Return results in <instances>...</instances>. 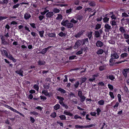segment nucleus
<instances>
[{
	"label": "nucleus",
	"instance_id": "1",
	"mask_svg": "<svg viewBox=\"0 0 129 129\" xmlns=\"http://www.w3.org/2000/svg\"><path fill=\"white\" fill-rule=\"evenodd\" d=\"M111 58L110 60V62L111 63H112L113 59H117L119 58V56L117 54V53H115L114 52L112 53L111 55Z\"/></svg>",
	"mask_w": 129,
	"mask_h": 129
},
{
	"label": "nucleus",
	"instance_id": "2",
	"mask_svg": "<svg viewBox=\"0 0 129 129\" xmlns=\"http://www.w3.org/2000/svg\"><path fill=\"white\" fill-rule=\"evenodd\" d=\"M94 126V124H92L87 125H75V127L77 128H90Z\"/></svg>",
	"mask_w": 129,
	"mask_h": 129
},
{
	"label": "nucleus",
	"instance_id": "3",
	"mask_svg": "<svg viewBox=\"0 0 129 129\" xmlns=\"http://www.w3.org/2000/svg\"><path fill=\"white\" fill-rule=\"evenodd\" d=\"M104 27L105 28V31L107 32L110 31L113 28L109 24L107 23H106Z\"/></svg>",
	"mask_w": 129,
	"mask_h": 129
},
{
	"label": "nucleus",
	"instance_id": "4",
	"mask_svg": "<svg viewBox=\"0 0 129 129\" xmlns=\"http://www.w3.org/2000/svg\"><path fill=\"white\" fill-rule=\"evenodd\" d=\"M8 37V32L4 36H3L1 38V39L2 40V43L4 44H7V42L6 41L5 39L4 38L6 37Z\"/></svg>",
	"mask_w": 129,
	"mask_h": 129
},
{
	"label": "nucleus",
	"instance_id": "5",
	"mask_svg": "<svg viewBox=\"0 0 129 129\" xmlns=\"http://www.w3.org/2000/svg\"><path fill=\"white\" fill-rule=\"evenodd\" d=\"M82 43V42L81 41L79 40L77 41L73 47L74 49H77L81 44Z\"/></svg>",
	"mask_w": 129,
	"mask_h": 129
},
{
	"label": "nucleus",
	"instance_id": "6",
	"mask_svg": "<svg viewBox=\"0 0 129 129\" xmlns=\"http://www.w3.org/2000/svg\"><path fill=\"white\" fill-rule=\"evenodd\" d=\"M52 47L51 46H49L46 48L43 49L40 52L42 54H45L47 52V51Z\"/></svg>",
	"mask_w": 129,
	"mask_h": 129
},
{
	"label": "nucleus",
	"instance_id": "7",
	"mask_svg": "<svg viewBox=\"0 0 129 129\" xmlns=\"http://www.w3.org/2000/svg\"><path fill=\"white\" fill-rule=\"evenodd\" d=\"M128 73H129V68L124 69L123 72V74L125 77H127V74Z\"/></svg>",
	"mask_w": 129,
	"mask_h": 129
},
{
	"label": "nucleus",
	"instance_id": "8",
	"mask_svg": "<svg viewBox=\"0 0 129 129\" xmlns=\"http://www.w3.org/2000/svg\"><path fill=\"white\" fill-rule=\"evenodd\" d=\"M31 17V15L28 12L25 13L24 15V18L26 20L29 19Z\"/></svg>",
	"mask_w": 129,
	"mask_h": 129
},
{
	"label": "nucleus",
	"instance_id": "9",
	"mask_svg": "<svg viewBox=\"0 0 129 129\" xmlns=\"http://www.w3.org/2000/svg\"><path fill=\"white\" fill-rule=\"evenodd\" d=\"M125 27L119 26V30L122 33H124L126 32V30Z\"/></svg>",
	"mask_w": 129,
	"mask_h": 129
},
{
	"label": "nucleus",
	"instance_id": "10",
	"mask_svg": "<svg viewBox=\"0 0 129 129\" xmlns=\"http://www.w3.org/2000/svg\"><path fill=\"white\" fill-rule=\"evenodd\" d=\"M54 15V13L53 12L49 11L46 14V16L47 18H50L52 16Z\"/></svg>",
	"mask_w": 129,
	"mask_h": 129
},
{
	"label": "nucleus",
	"instance_id": "11",
	"mask_svg": "<svg viewBox=\"0 0 129 129\" xmlns=\"http://www.w3.org/2000/svg\"><path fill=\"white\" fill-rule=\"evenodd\" d=\"M68 22H69V21L67 20H63L61 22V24L62 25L66 27Z\"/></svg>",
	"mask_w": 129,
	"mask_h": 129
},
{
	"label": "nucleus",
	"instance_id": "12",
	"mask_svg": "<svg viewBox=\"0 0 129 129\" xmlns=\"http://www.w3.org/2000/svg\"><path fill=\"white\" fill-rule=\"evenodd\" d=\"M9 109H10V110L13 111L19 114L20 115L23 116L22 114L21 113L17 111L16 110L14 109L13 108L10 107L9 106Z\"/></svg>",
	"mask_w": 129,
	"mask_h": 129
},
{
	"label": "nucleus",
	"instance_id": "13",
	"mask_svg": "<svg viewBox=\"0 0 129 129\" xmlns=\"http://www.w3.org/2000/svg\"><path fill=\"white\" fill-rule=\"evenodd\" d=\"M15 73L19 74V76H23V71L22 70H20L19 71H15Z\"/></svg>",
	"mask_w": 129,
	"mask_h": 129
},
{
	"label": "nucleus",
	"instance_id": "14",
	"mask_svg": "<svg viewBox=\"0 0 129 129\" xmlns=\"http://www.w3.org/2000/svg\"><path fill=\"white\" fill-rule=\"evenodd\" d=\"M42 93L44 94L47 96H48L49 97L50 96V94L47 90H42Z\"/></svg>",
	"mask_w": 129,
	"mask_h": 129
},
{
	"label": "nucleus",
	"instance_id": "15",
	"mask_svg": "<svg viewBox=\"0 0 129 129\" xmlns=\"http://www.w3.org/2000/svg\"><path fill=\"white\" fill-rule=\"evenodd\" d=\"M96 45L98 47H102L103 46V43L100 41H98L96 43Z\"/></svg>",
	"mask_w": 129,
	"mask_h": 129
},
{
	"label": "nucleus",
	"instance_id": "16",
	"mask_svg": "<svg viewBox=\"0 0 129 129\" xmlns=\"http://www.w3.org/2000/svg\"><path fill=\"white\" fill-rule=\"evenodd\" d=\"M3 2V7L4 8H5L7 6V5L8 2V0H2Z\"/></svg>",
	"mask_w": 129,
	"mask_h": 129
},
{
	"label": "nucleus",
	"instance_id": "17",
	"mask_svg": "<svg viewBox=\"0 0 129 129\" xmlns=\"http://www.w3.org/2000/svg\"><path fill=\"white\" fill-rule=\"evenodd\" d=\"M100 34L99 31H95L94 37L97 38L100 37Z\"/></svg>",
	"mask_w": 129,
	"mask_h": 129
},
{
	"label": "nucleus",
	"instance_id": "18",
	"mask_svg": "<svg viewBox=\"0 0 129 129\" xmlns=\"http://www.w3.org/2000/svg\"><path fill=\"white\" fill-rule=\"evenodd\" d=\"M37 62L39 66L45 65V62L43 60H39Z\"/></svg>",
	"mask_w": 129,
	"mask_h": 129
},
{
	"label": "nucleus",
	"instance_id": "19",
	"mask_svg": "<svg viewBox=\"0 0 129 129\" xmlns=\"http://www.w3.org/2000/svg\"><path fill=\"white\" fill-rule=\"evenodd\" d=\"M73 26V24L71 22H68L66 27L68 28H71Z\"/></svg>",
	"mask_w": 129,
	"mask_h": 129
},
{
	"label": "nucleus",
	"instance_id": "20",
	"mask_svg": "<svg viewBox=\"0 0 129 129\" xmlns=\"http://www.w3.org/2000/svg\"><path fill=\"white\" fill-rule=\"evenodd\" d=\"M79 97L80 98V101L82 102H84L86 98V97L83 95L80 96Z\"/></svg>",
	"mask_w": 129,
	"mask_h": 129
},
{
	"label": "nucleus",
	"instance_id": "21",
	"mask_svg": "<svg viewBox=\"0 0 129 129\" xmlns=\"http://www.w3.org/2000/svg\"><path fill=\"white\" fill-rule=\"evenodd\" d=\"M2 53L4 56H6L8 58V54L7 51L5 50H4L2 52Z\"/></svg>",
	"mask_w": 129,
	"mask_h": 129
},
{
	"label": "nucleus",
	"instance_id": "22",
	"mask_svg": "<svg viewBox=\"0 0 129 129\" xmlns=\"http://www.w3.org/2000/svg\"><path fill=\"white\" fill-rule=\"evenodd\" d=\"M107 78H109L111 80H112L115 79V77L112 74H110L109 76H107Z\"/></svg>",
	"mask_w": 129,
	"mask_h": 129
},
{
	"label": "nucleus",
	"instance_id": "23",
	"mask_svg": "<svg viewBox=\"0 0 129 129\" xmlns=\"http://www.w3.org/2000/svg\"><path fill=\"white\" fill-rule=\"evenodd\" d=\"M104 52V50L102 49H100L96 52V53L99 55L101 54Z\"/></svg>",
	"mask_w": 129,
	"mask_h": 129
},
{
	"label": "nucleus",
	"instance_id": "24",
	"mask_svg": "<svg viewBox=\"0 0 129 129\" xmlns=\"http://www.w3.org/2000/svg\"><path fill=\"white\" fill-rule=\"evenodd\" d=\"M57 90L60 91L61 93H64L66 92V91L64 90L61 88H58Z\"/></svg>",
	"mask_w": 129,
	"mask_h": 129
},
{
	"label": "nucleus",
	"instance_id": "25",
	"mask_svg": "<svg viewBox=\"0 0 129 129\" xmlns=\"http://www.w3.org/2000/svg\"><path fill=\"white\" fill-rule=\"evenodd\" d=\"M98 103L100 105H103L104 104V102L103 100H101L98 102Z\"/></svg>",
	"mask_w": 129,
	"mask_h": 129
},
{
	"label": "nucleus",
	"instance_id": "26",
	"mask_svg": "<svg viewBox=\"0 0 129 129\" xmlns=\"http://www.w3.org/2000/svg\"><path fill=\"white\" fill-rule=\"evenodd\" d=\"M63 113L64 114L70 116H72L73 115V114L70 112L66 111H64Z\"/></svg>",
	"mask_w": 129,
	"mask_h": 129
},
{
	"label": "nucleus",
	"instance_id": "27",
	"mask_svg": "<svg viewBox=\"0 0 129 129\" xmlns=\"http://www.w3.org/2000/svg\"><path fill=\"white\" fill-rule=\"evenodd\" d=\"M128 55V54L125 53H124L123 54H122L121 55V57L123 58L126 57Z\"/></svg>",
	"mask_w": 129,
	"mask_h": 129
},
{
	"label": "nucleus",
	"instance_id": "28",
	"mask_svg": "<svg viewBox=\"0 0 129 129\" xmlns=\"http://www.w3.org/2000/svg\"><path fill=\"white\" fill-rule=\"evenodd\" d=\"M9 58L10 59L12 60L14 62H15L16 61V60L11 55H10L9 56Z\"/></svg>",
	"mask_w": 129,
	"mask_h": 129
},
{
	"label": "nucleus",
	"instance_id": "29",
	"mask_svg": "<svg viewBox=\"0 0 129 129\" xmlns=\"http://www.w3.org/2000/svg\"><path fill=\"white\" fill-rule=\"evenodd\" d=\"M55 5L56 6H60V7H63L65 6H68V5L67 4H55Z\"/></svg>",
	"mask_w": 129,
	"mask_h": 129
},
{
	"label": "nucleus",
	"instance_id": "30",
	"mask_svg": "<svg viewBox=\"0 0 129 129\" xmlns=\"http://www.w3.org/2000/svg\"><path fill=\"white\" fill-rule=\"evenodd\" d=\"M53 11L55 13H58L59 12L60 10L56 8L54 9L53 10Z\"/></svg>",
	"mask_w": 129,
	"mask_h": 129
},
{
	"label": "nucleus",
	"instance_id": "31",
	"mask_svg": "<svg viewBox=\"0 0 129 129\" xmlns=\"http://www.w3.org/2000/svg\"><path fill=\"white\" fill-rule=\"evenodd\" d=\"M60 106L59 104H57L54 106V109L55 110H57L59 109Z\"/></svg>",
	"mask_w": 129,
	"mask_h": 129
},
{
	"label": "nucleus",
	"instance_id": "32",
	"mask_svg": "<svg viewBox=\"0 0 129 129\" xmlns=\"http://www.w3.org/2000/svg\"><path fill=\"white\" fill-rule=\"evenodd\" d=\"M62 16L61 14H58V16L56 18L57 20L62 19Z\"/></svg>",
	"mask_w": 129,
	"mask_h": 129
},
{
	"label": "nucleus",
	"instance_id": "33",
	"mask_svg": "<svg viewBox=\"0 0 129 129\" xmlns=\"http://www.w3.org/2000/svg\"><path fill=\"white\" fill-rule=\"evenodd\" d=\"M109 18L107 17H105L103 18V21L104 22L106 23L108 22L109 20Z\"/></svg>",
	"mask_w": 129,
	"mask_h": 129
},
{
	"label": "nucleus",
	"instance_id": "34",
	"mask_svg": "<svg viewBox=\"0 0 129 129\" xmlns=\"http://www.w3.org/2000/svg\"><path fill=\"white\" fill-rule=\"evenodd\" d=\"M92 34V31L89 32L88 33V37L89 39H90L91 37Z\"/></svg>",
	"mask_w": 129,
	"mask_h": 129
},
{
	"label": "nucleus",
	"instance_id": "35",
	"mask_svg": "<svg viewBox=\"0 0 129 129\" xmlns=\"http://www.w3.org/2000/svg\"><path fill=\"white\" fill-rule=\"evenodd\" d=\"M105 69L106 67L104 66H101L99 68V69L100 71H102Z\"/></svg>",
	"mask_w": 129,
	"mask_h": 129
},
{
	"label": "nucleus",
	"instance_id": "36",
	"mask_svg": "<svg viewBox=\"0 0 129 129\" xmlns=\"http://www.w3.org/2000/svg\"><path fill=\"white\" fill-rule=\"evenodd\" d=\"M30 114H33L36 116L38 115L39 114L38 113L35 111L30 112Z\"/></svg>",
	"mask_w": 129,
	"mask_h": 129
},
{
	"label": "nucleus",
	"instance_id": "37",
	"mask_svg": "<svg viewBox=\"0 0 129 129\" xmlns=\"http://www.w3.org/2000/svg\"><path fill=\"white\" fill-rule=\"evenodd\" d=\"M60 119L61 120H63L66 119V117L65 115H61L59 116Z\"/></svg>",
	"mask_w": 129,
	"mask_h": 129
},
{
	"label": "nucleus",
	"instance_id": "38",
	"mask_svg": "<svg viewBox=\"0 0 129 129\" xmlns=\"http://www.w3.org/2000/svg\"><path fill=\"white\" fill-rule=\"evenodd\" d=\"M109 95L111 98L112 99H113L114 98V96L113 92L110 91L109 92Z\"/></svg>",
	"mask_w": 129,
	"mask_h": 129
},
{
	"label": "nucleus",
	"instance_id": "39",
	"mask_svg": "<svg viewBox=\"0 0 129 129\" xmlns=\"http://www.w3.org/2000/svg\"><path fill=\"white\" fill-rule=\"evenodd\" d=\"M48 35L50 37H54L55 36V34L53 33H49L48 34Z\"/></svg>",
	"mask_w": 129,
	"mask_h": 129
},
{
	"label": "nucleus",
	"instance_id": "40",
	"mask_svg": "<svg viewBox=\"0 0 129 129\" xmlns=\"http://www.w3.org/2000/svg\"><path fill=\"white\" fill-rule=\"evenodd\" d=\"M72 12V9L70 8L69 9L67 10L66 11V13L67 14H71Z\"/></svg>",
	"mask_w": 129,
	"mask_h": 129
},
{
	"label": "nucleus",
	"instance_id": "41",
	"mask_svg": "<svg viewBox=\"0 0 129 129\" xmlns=\"http://www.w3.org/2000/svg\"><path fill=\"white\" fill-rule=\"evenodd\" d=\"M58 35L60 37H63L65 36L66 34L64 33H63L62 32H61Z\"/></svg>",
	"mask_w": 129,
	"mask_h": 129
},
{
	"label": "nucleus",
	"instance_id": "42",
	"mask_svg": "<svg viewBox=\"0 0 129 129\" xmlns=\"http://www.w3.org/2000/svg\"><path fill=\"white\" fill-rule=\"evenodd\" d=\"M78 22V20H75L74 19V18L70 20V22H72L74 24Z\"/></svg>",
	"mask_w": 129,
	"mask_h": 129
},
{
	"label": "nucleus",
	"instance_id": "43",
	"mask_svg": "<svg viewBox=\"0 0 129 129\" xmlns=\"http://www.w3.org/2000/svg\"><path fill=\"white\" fill-rule=\"evenodd\" d=\"M82 34V33L81 32H79L78 33L76 34L75 36L76 38H78L80 37V35Z\"/></svg>",
	"mask_w": 129,
	"mask_h": 129
},
{
	"label": "nucleus",
	"instance_id": "44",
	"mask_svg": "<svg viewBox=\"0 0 129 129\" xmlns=\"http://www.w3.org/2000/svg\"><path fill=\"white\" fill-rule=\"evenodd\" d=\"M44 32V30H42L39 31V35L41 37H43Z\"/></svg>",
	"mask_w": 129,
	"mask_h": 129
},
{
	"label": "nucleus",
	"instance_id": "45",
	"mask_svg": "<svg viewBox=\"0 0 129 129\" xmlns=\"http://www.w3.org/2000/svg\"><path fill=\"white\" fill-rule=\"evenodd\" d=\"M112 25V26H115L116 24V22L114 20H113L110 22Z\"/></svg>",
	"mask_w": 129,
	"mask_h": 129
},
{
	"label": "nucleus",
	"instance_id": "46",
	"mask_svg": "<svg viewBox=\"0 0 129 129\" xmlns=\"http://www.w3.org/2000/svg\"><path fill=\"white\" fill-rule=\"evenodd\" d=\"M123 36L124 38L126 39L129 38V35L127 34L124 33L123 34Z\"/></svg>",
	"mask_w": 129,
	"mask_h": 129
},
{
	"label": "nucleus",
	"instance_id": "47",
	"mask_svg": "<svg viewBox=\"0 0 129 129\" xmlns=\"http://www.w3.org/2000/svg\"><path fill=\"white\" fill-rule=\"evenodd\" d=\"M79 84V81H77L74 84V85L75 88H77Z\"/></svg>",
	"mask_w": 129,
	"mask_h": 129
},
{
	"label": "nucleus",
	"instance_id": "48",
	"mask_svg": "<svg viewBox=\"0 0 129 129\" xmlns=\"http://www.w3.org/2000/svg\"><path fill=\"white\" fill-rule=\"evenodd\" d=\"M50 116L53 118L55 117L56 116V113L55 112H53L51 114Z\"/></svg>",
	"mask_w": 129,
	"mask_h": 129
},
{
	"label": "nucleus",
	"instance_id": "49",
	"mask_svg": "<svg viewBox=\"0 0 129 129\" xmlns=\"http://www.w3.org/2000/svg\"><path fill=\"white\" fill-rule=\"evenodd\" d=\"M34 88L35 89L37 90V91H38L39 87L38 85H35L34 86Z\"/></svg>",
	"mask_w": 129,
	"mask_h": 129
},
{
	"label": "nucleus",
	"instance_id": "50",
	"mask_svg": "<svg viewBox=\"0 0 129 129\" xmlns=\"http://www.w3.org/2000/svg\"><path fill=\"white\" fill-rule=\"evenodd\" d=\"M119 103L118 102H116L115 105L113 107L115 109H117V107H118L119 106Z\"/></svg>",
	"mask_w": 129,
	"mask_h": 129
},
{
	"label": "nucleus",
	"instance_id": "51",
	"mask_svg": "<svg viewBox=\"0 0 129 129\" xmlns=\"http://www.w3.org/2000/svg\"><path fill=\"white\" fill-rule=\"evenodd\" d=\"M109 43L112 44H114L115 43V41L113 40H110L109 41Z\"/></svg>",
	"mask_w": 129,
	"mask_h": 129
},
{
	"label": "nucleus",
	"instance_id": "52",
	"mask_svg": "<svg viewBox=\"0 0 129 129\" xmlns=\"http://www.w3.org/2000/svg\"><path fill=\"white\" fill-rule=\"evenodd\" d=\"M101 27V25L99 24H97L96 26L95 29H100Z\"/></svg>",
	"mask_w": 129,
	"mask_h": 129
},
{
	"label": "nucleus",
	"instance_id": "53",
	"mask_svg": "<svg viewBox=\"0 0 129 129\" xmlns=\"http://www.w3.org/2000/svg\"><path fill=\"white\" fill-rule=\"evenodd\" d=\"M96 111L97 112V114L98 115H100V112H101V110L99 108H98L97 109Z\"/></svg>",
	"mask_w": 129,
	"mask_h": 129
},
{
	"label": "nucleus",
	"instance_id": "54",
	"mask_svg": "<svg viewBox=\"0 0 129 129\" xmlns=\"http://www.w3.org/2000/svg\"><path fill=\"white\" fill-rule=\"evenodd\" d=\"M83 94L81 90H79L78 91V96L79 97L83 95Z\"/></svg>",
	"mask_w": 129,
	"mask_h": 129
},
{
	"label": "nucleus",
	"instance_id": "55",
	"mask_svg": "<svg viewBox=\"0 0 129 129\" xmlns=\"http://www.w3.org/2000/svg\"><path fill=\"white\" fill-rule=\"evenodd\" d=\"M57 99L59 100V101H62L64 100V99L63 97L59 96H57Z\"/></svg>",
	"mask_w": 129,
	"mask_h": 129
},
{
	"label": "nucleus",
	"instance_id": "56",
	"mask_svg": "<svg viewBox=\"0 0 129 129\" xmlns=\"http://www.w3.org/2000/svg\"><path fill=\"white\" fill-rule=\"evenodd\" d=\"M108 88L111 90H112L113 89V86L110 84H108Z\"/></svg>",
	"mask_w": 129,
	"mask_h": 129
},
{
	"label": "nucleus",
	"instance_id": "57",
	"mask_svg": "<svg viewBox=\"0 0 129 129\" xmlns=\"http://www.w3.org/2000/svg\"><path fill=\"white\" fill-rule=\"evenodd\" d=\"M76 55H73L70 56L69 57V59L70 60H72L74 59L76 57Z\"/></svg>",
	"mask_w": 129,
	"mask_h": 129
},
{
	"label": "nucleus",
	"instance_id": "58",
	"mask_svg": "<svg viewBox=\"0 0 129 129\" xmlns=\"http://www.w3.org/2000/svg\"><path fill=\"white\" fill-rule=\"evenodd\" d=\"M89 5L91 6H94L95 5V4L94 2H91L89 3Z\"/></svg>",
	"mask_w": 129,
	"mask_h": 129
},
{
	"label": "nucleus",
	"instance_id": "59",
	"mask_svg": "<svg viewBox=\"0 0 129 129\" xmlns=\"http://www.w3.org/2000/svg\"><path fill=\"white\" fill-rule=\"evenodd\" d=\"M122 17H128L129 16V15L125 13H124L122 14Z\"/></svg>",
	"mask_w": 129,
	"mask_h": 129
},
{
	"label": "nucleus",
	"instance_id": "60",
	"mask_svg": "<svg viewBox=\"0 0 129 129\" xmlns=\"http://www.w3.org/2000/svg\"><path fill=\"white\" fill-rule=\"evenodd\" d=\"M69 95L70 96V97H75V94L72 92H70V93H69Z\"/></svg>",
	"mask_w": 129,
	"mask_h": 129
},
{
	"label": "nucleus",
	"instance_id": "61",
	"mask_svg": "<svg viewBox=\"0 0 129 129\" xmlns=\"http://www.w3.org/2000/svg\"><path fill=\"white\" fill-rule=\"evenodd\" d=\"M74 118L75 119H76L78 118L82 119V118L81 117L77 115H75L74 116Z\"/></svg>",
	"mask_w": 129,
	"mask_h": 129
},
{
	"label": "nucleus",
	"instance_id": "62",
	"mask_svg": "<svg viewBox=\"0 0 129 129\" xmlns=\"http://www.w3.org/2000/svg\"><path fill=\"white\" fill-rule=\"evenodd\" d=\"M44 18V16L43 15H40L39 17V18L40 21L42 20Z\"/></svg>",
	"mask_w": 129,
	"mask_h": 129
},
{
	"label": "nucleus",
	"instance_id": "63",
	"mask_svg": "<svg viewBox=\"0 0 129 129\" xmlns=\"http://www.w3.org/2000/svg\"><path fill=\"white\" fill-rule=\"evenodd\" d=\"M83 52V50L82 49H81V50L78 52L76 54L77 55H79L81 54Z\"/></svg>",
	"mask_w": 129,
	"mask_h": 129
},
{
	"label": "nucleus",
	"instance_id": "64",
	"mask_svg": "<svg viewBox=\"0 0 129 129\" xmlns=\"http://www.w3.org/2000/svg\"><path fill=\"white\" fill-rule=\"evenodd\" d=\"M20 5L19 4H17L14 5L13 7V8L15 9L16 8H18L19 6H20Z\"/></svg>",
	"mask_w": 129,
	"mask_h": 129
}]
</instances>
